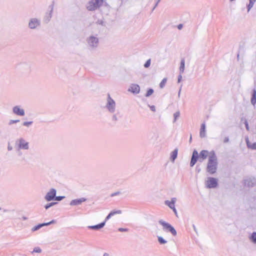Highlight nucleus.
<instances>
[{
    "instance_id": "f257e3e1",
    "label": "nucleus",
    "mask_w": 256,
    "mask_h": 256,
    "mask_svg": "<svg viewBox=\"0 0 256 256\" xmlns=\"http://www.w3.org/2000/svg\"><path fill=\"white\" fill-rule=\"evenodd\" d=\"M218 158L214 150L210 151L208 158L206 166V172L210 174H213L216 172L218 168Z\"/></svg>"
},
{
    "instance_id": "f03ea898",
    "label": "nucleus",
    "mask_w": 256,
    "mask_h": 256,
    "mask_svg": "<svg viewBox=\"0 0 256 256\" xmlns=\"http://www.w3.org/2000/svg\"><path fill=\"white\" fill-rule=\"evenodd\" d=\"M210 152L207 150H202L198 154V152L196 150H194L191 158L190 166H193L198 160L200 162H202L208 156L209 157Z\"/></svg>"
},
{
    "instance_id": "7ed1b4c3",
    "label": "nucleus",
    "mask_w": 256,
    "mask_h": 256,
    "mask_svg": "<svg viewBox=\"0 0 256 256\" xmlns=\"http://www.w3.org/2000/svg\"><path fill=\"white\" fill-rule=\"evenodd\" d=\"M105 108L110 113L114 114L116 112V103L110 94H108Z\"/></svg>"
},
{
    "instance_id": "20e7f679",
    "label": "nucleus",
    "mask_w": 256,
    "mask_h": 256,
    "mask_svg": "<svg viewBox=\"0 0 256 256\" xmlns=\"http://www.w3.org/2000/svg\"><path fill=\"white\" fill-rule=\"evenodd\" d=\"M104 0H90L86 4V8L89 11H94L102 4Z\"/></svg>"
},
{
    "instance_id": "39448f33",
    "label": "nucleus",
    "mask_w": 256,
    "mask_h": 256,
    "mask_svg": "<svg viewBox=\"0 0 256 256\" xmlns=\"http://www.w3.org/2000/svg\"><path fill=\"white\" fill-rule=\"evenodd\" d=\"M158 223L162 226L163 230L166 232H170L172 236H176L177 234L176 230L169 223L160 220L158 221Z\"/></svg>"
},
{
    "instance_id": "423d86ee",
    "label": "nucleus",
    "mask_w": 256,
    "mask_h": 256,
    "mask_svg": "<svg viewBox=\"0 0 256 256\" xmlns=\"http://www.w3.org/2000/svg\"><path fill=\"white\" fill-rule=\"evenodd\" d=\"M88 48L90 50L96 48L99 44V40L96 36H90L86 39Z\"/></svg>"
},
{
    "instance_id": "0eeeda50",
    "label": "nucleus",
    "mask_w": 256,
    "mask_h": 256,
    "mask_svg": "<svg viewBox=\"0 0 256 256\" xmlns=\"http://www.w3.org/2000/svg\"><path fill=\"white\" fill-rule=\"evenodd\" d=\"M16 144L18 150H28L29 149V143L23 138L18 139Z\"/></svg>"
},
{
    "instance_id": "6e6552de",
    "label": "nucleus",
    "mask_w": 256,
    "mask_h": 256,
    "mask_svg": "<svg viewBox=\"0 0 256 256\" xmlns=\"http://www.w3.org/2000/svg\"><path fill=\"white\" fill-rule=\"evenodd\" d=\"M218 180L214 178L209 177L206 182V186L209 188H215L218 186Z\"/></svg>"
},
{
    "instance_id": "1a4fd4ad",
    "label": "nucleus",
    "mask_w": 256,
    "mask_h": 256,
    "mask_svg": "<svg viewBox=\"0 0 256 256\" xmlns=\"http://www.w3.org/2000/svg\"><path fill=\"white\" fill-rule=\"evenodd\" d=\"M54 2H52V3L49 6H48V10L49 12H46V14L44 18V22L46 23H48L52 17V14L54 10Z\"/></svg>"
},
{
    "instance_id": "9d476101",
    "label": "nucleus",
    "mask_w": 256,
    "mask_h": 256,
    "mask_svg": "<svg viewBox=\"0 0 256 256\" xmlns=\"http://www.w3.org/2000/svg\"><path fill=\"white\" fill-rule=\"evenodd\" d=\"M56 190L54 188H51L44 196V199L47 202L54 200L56 196Z\"/></svg>"
},
{
    "instance_id": "9b49d317",
    "label": "nucleus",
    "mask_w": 256,
    "mask_h": 256,
    "mask_svg": "<svg viewBox=\"0 0 256 256\" xmlns=\"http://www.w3.org/2000/svg\"><path fill=\"white\" fill-rule=\"evenodd\" d=\"M40 25V20L37 18H32L28 22V28L30 29H35Z\"/></svg>"
},
{
    "instance_id": "f8f14e48",
    "label": "nucleus",
    "mask_w": 256,
    "mask_h": 256,
    "mask_svg": "<svg viewBox=\"0 0 256 256\" xmlns=\"http://www.w3.org/2000/svg\"><path fill=\"white\" fill-rule=\"evenodd\" d=\"M12 112L14 114L19 116H24L25 114L24 110L20 106H14L12 108Z\"/></svg>"
},
{
    "instance_id": "ddd939ff",
    "label": "nucleus",
    "mask_w": 256,
    "mask_h": 256,
    "mask_svg": "<svg viewBox=\"0 0 256 256\" xmlns=\"http://www.w3.org/2000/svg\"><path fill=\"white\" fill-rule=\"evenodd\" d=\"M244 186L252 187L256 185V179L254 178H250L244 180Z\"/></svg>"
},
{
    "instance_id": "4468645a",
    "label": "nucleus",
    "mask_w": 256,
    "mask_h": 256,
    "mask_svg": "<svg viewBox=\"0 0 256 256\" xmlns=\"http://www.w3.org/2000/svg\"><path fill=\"white\" fill-rule=\"evenodd\" d=\"M55 222H56L55 220H51L50 222H46V223H42V224H38V225L34 226L32 228V232H35L36 230H39L40 228H42V227H43L44 226H49V225H50L51 224H54Z\"/></svg>"
},
{
    "instance_id": "2eb2a0df",
    "label": "nucleus",
    "mask_w": 256,
    "mask_h": 256,
    "mask_svg": "<svg viewBox=\"0 0 256 256\" xmlns=\"http://www.w3.org/2000/svg\"><path fill=\"white\" fill-rule=\"evenodd\" d=\"M128 90L133 94H138L140 92V87L137 84H132Z\"/></svg>"
},
{
    "instance_id": "dca6fc26",
    "label": "nucleus",
    "mask_w": 256,
    "mask_h": 256,
    "mask_svg": "<svg viewBox=\"0 0 256 256\" xmlns=\"http://www.w3.org/2000/svg\"><path fill=\"white\" fill-rule=\"evenodd\" d=\"M86 200V199L84 198H81L78 199H75L72 200L70 204V206H78L81 204L83 202H84Z\"/></svg>"
},
{
    "instance_id": "f3484780",
    "label": "nucleus",
    "mask_w": 256,
    "mask_h": 256,
    "mask_svg": "<svg viewBox=\"0 0 256 256\" xmlns=\"http://www.w3.org/2000/svg\"><path fill=\"white\" fill-rule=\"evenodd\" d=\"M176 201V198H172L171 199V200H166L164 202V204L168 206L170 208H174L175 206V203Z\"/></svg>"
},
{
    "instance_id": "a211bd4d",
    "label": "nucleus",
    "mask_w": 256,
    "mask_h": 256,
    "mask_svg": "<svg viewBox=\"0 0 256 256\" xmlns=\"http://www.w3.org/2000/svg\"><path fill=\"white\" fill-rule=\"evenodd\" d=\"M105 226V222H102L94 226H90L88 228L89 229L98 230L102 228Z\"/></svg>"
},
{
    "instance_id": "6ab92c4d",
    "label": "nucleus",
    "mask_w": 256,
    "mask_h": 256,
    "mask_svg": "<svg viewBox=\"0 0 256 256\" xmlns=\"http://www.w3.org/2000/svg\"><path fill=\"white\" fill-rule=\"evenodd\" d=\"M200 136V138H204L206 136V124L204 123L202 124Z\"/></svg>"
},
{
    "instance_id": "aec40b11",
    "label": "nucleus",
    "mask_w": 256,
    "mask_h": 256,
    "mask_svg": "<svg viewBox=\"0 0 256 256\" xmlns=\"http://www.w3.org/2000/svg\"><path fill=\"white\" fill-rule=\"evenodd\" d=\"M178 150L177 148L174 149L170 155V160L174 162L178 156Z\"/></svg>"
},
{
    "instance_id": "412c9836",
    "label": "nucleus",
    "mask_w": 256,
    "mask_h": 256,
    "mask_svg": "<svg viewBox=\"0 0 256 256\" xmlns=\"http://www.w3.org/2000/svg\"><path fill=\"white\" fill-rule=\"evenodd\" d=\"M251 104L254 106L256 104V90L254 88L252 90V96L250 100Z\"/></svg>"
},
{
    "instance_id": "4be33fe9",
    "label": "nucleus",
    "mask_w": 256,
    "mask_h": 256,
    "mask_svg": "<svg viewBox=\"0 0 256 256\" xmlns=\"http://www.w3.org/2000/svg\"><path fill=\"white\" fill-rule=\"evenodd\" d=\"M246 142L247 146L252 150H256V142L251 144L248 138H246Z\"/></svg>"
},
{
    "instance_id": "5701e85b",
    "label": "nucleus",
    "mask_w": 256,
    "mask_h": 256,
    "mask_svg": "<svg viewBox=\"0 0 256 256\" xmlns=\"http://www.w3.org/2000/svg\"><path fill=\"white\" fill-rule=\"evenodd\" d=\"M185 66V60L184 58H182L180 61V72L182 74L184 72Z\"/></svg>"
},
{
    "instance_id": "b1692460",
    "label": "nucleus",
    "mask_w": 256,
    "mask_h": 256,
    "mask_svg": "<svg viewBox=\"0 0 256 256\" xmlns=\"http://www.w3.org/2000/svg\"><path fill=\"white\" fill-rule=\"evenodd\" d=\"M250 238L253 243L256 244V232H252Z\"/></svg>"
},
{
    "instance_id": "393cba45",
    "label": "nucleus",
    "mask_w": 256,
    "mask_h": 256,
    "mask_svg": "<svg viewBox=\"0 0 256 256\" xmlns=\"http://www.w3.org/2000/svg\"><path fill=\"white\" fill-rule=\"evenodd\" d=\"M249 4L248 6V11L249 12L250 10L252 8L256 0H249Z\"/></svg>"
},
{
    "instance_id": "a878e982",
    "label": "nucleus",
    "mask_w": 256,
    "mask_h": 256,
    "mask_svg": "<svg viewBox=\"0 0 256 256\" xmlns=\"http://www.w3.org/2000/svg\"><path fill=\"white\" fill-rule=\"evenodd\" d=\"M180 112L179 111L176 112L174 114V120L173 122H175L177 119L180 117Z\"/></svg>"
},
{
    "instance_id": "bb28decb",
    "label": "nucleus",
    "mask_w": 256,
    "mask_h": 256,
    "mask_svg": "<svg viewBox=\"0 0 256 256\" xmlns=\"http://www.w3.org/2000/svg\"><path fill=\"white\" fill-rule=\"evenodd\" d=\"M166 81H167V78H164L162 80V82L160 84V87L161 88H162L165 86V84H166Z\"/></svg>"
},
{
    "instance_id": "cd10ccee",
    "label": "nucleus",
    "mask_w": 256,
    "mask_h": 256,
    "mask_svg": "<svg viewBox=\"0 0 256 256\" xmlns=\"http://www.w3.org/2000/svg\"><path fill=\"white\" fill-rule=\"evenodd\" d=\"M57 204L56 202H52L50 203H48V204H47L46 205H45L44 206V208L46 209V210H48V209L50 208L51 206L56 204Z\"/></svg>"
},
{
    "instance_id": "c85d7f7f",
    "label": "nucleus",
    "mask_w": 256,
    "mask_h": 256,
    "mask_svg": "<svg viewBox=\"0 0 256 256\" xmlns=\"http://www.w3.org/2000/svg\"><path fill=\"white\" fill-rule=\"evenodd\" d=\"M158 242L160 244H165L167 242V241L163 238L162 236H158Z\"/></svg>"
},
{
    "instance_id": "c756f323",
    "label": "nucleus",
    "mask_w": 256,
    "mask_h": 256,
    "mask_svg": "<svg viewBox=\"0 0 256 256\" xmlns=\"http://www.w3.org/2000/svg\"><path fill=\"white\" fill-rule=\"evenodd\" d=\"M110 213L112 214V216H113L116 214H121L122 213V211L121 210H116L111 211Z\"/></svg>"
},
{
    "instance_id": "7c9ffc66",
    "label": "nucleus",
    "mask_w": 256,
    "mask_h": 256,
    "mask_svg": "<svg viewBox=\"0 0 256 256\" xmlns=\"http://www.w3.org/2000/svg\"><path fill=\"white\" fill-rule=\"evenodd\" d=\"M154 92V90L152 88H150L148 90L145 96L146 97H148L150 95H152Z\"/></svg>"
},
{
    "instance_id": "2f4dec72",
    "label": "nucleus",
    "mask_w": 256,
    "mask_h": 256,
    "mask_svg": "<svg viewBox=\"0 0 256 256\" xmlns=\"http://www.w3.org/2000/svg\"><path fill=\"white\" fill-rule=\"evenodd\" d=\"M32 123H33V122L32 121L24 122L22 123V126H26V127H29L32 124Z\"/></svg>"
},
{
    "instance_id": "473e14b6",
    "label": "nucleus",
    "mask_w": 256,
    "mask_h": 256,
    "mask_svg": "<svg viewBox=\"0 0 256 256\" xmlns=\"http://www.w3.org/2000/svg\"><path fill=\"white\" fill-rule=\"evenodd\" d=\"M150 63H151L150 59H148V60H147V61L146 62V63L144 64V68H148L150 66Z\"/></svg>"
},
{
    "instance_id": "72a5a7b5",
    "label": "nucleus",
    "mask_w": 256,
    "mask_h": 256,
    "mask_svg": "<svg viewBox=\"0 0 256 256\" xmlns=\"http://www.w3.org/2000/svg\"><path fill=\"white\" fill-rule=\"evenodd\" d=\"M42 252V250L39 247H36L34 248L33 251L32 252H36V253H40Z\"/></svg>"
},
{
    "instance_id": "f704fd0d",
    "label": "nucleus",
    "mask_w": 256,
    "mask_h": 256,
    "mask_svg": "<svg viewBox=\"0 0 256 256\" xmlns=\"http://www.w3.org/2000/svg\"><path fill=\"white\" fill-rule=\"evenodd\" d=\"M20 122V120H11L9 121L8 122V124L9 125H12L14 124H16V123H18Z\"/></svg>"
},
{
    "instance_id": "c9c22d12",
    "label": "nucleus",
    "mask_w": 256,
    "mask_h": 256,
    "mask_svg": "<svg viewBox=\"0 0 256 256\" xmlns=\"http://www.w3.org/2000/svg\"><path fill=\"white\" fill-rule=\"evenodd\" d=\"M65 197L64 196H56L54 200H57V201H60V200H62Z\"/></svg>"
},
{
    "instance_id": "e433bc0d",
    "label": "nucleus",
    "mask_w": 256,
    "mask_h": 256,
    "mask_svg": "<svg viewBox=\"0 0 256 256\" xmlns=\"http://www.w3.org/2000/svg\"><path fill=\"white\" fill-rule=\"evenodd\" d=\"M112 216V214H110V213L106 216L104 220V222H105V223L106 222L107 220H108Z\"/></svg>"
},
{
    "instance_id": "4c0bfd02",
    "label": "nucleus",
    "mask_w": 256,
    "mask_h": 256,
    "mask_svg": "<svg viewBox=\"0 0 256 256\" xmlns=\"http://www.w3.org/2000/svg\"><path fill=\"white\" fill-rule=\"evenodd\" d=\"M128 228H119L118 229V230L119 232H128Z\"/></svg>"
},
{
    "instance_id": "58836bf2",
    "label": "nucleus",
    "mask_w": 256,
    "mask_h": 256,
    "mask_svg": "<svg viewBox=\"0 0 256 256\" xmlns=\"http://www.w3.org/2000/svg\"><path fill=\"white\" fill-rule=\"evenodd\" d=\"M182 74H180L178 75V83H180L182 80Z\"/></svg>"
},
{
    "instance_id": "ea45409f",
    "label": "nucleus",
    "mask_w": 256,
    "mask_h": 256,
    "mask_svg": "<svg viewBox=\"0 0 256 256\" xmlns=\"http://www.w3.org/2000/svg\"><path fill=\"white\" fill-rule=\"evenodd\" d=\"M120 194V192H115L112 193V194H110V196H112V197H114V196H117V195H118Z\"/></svg>"
},
{
    "instance_id": "a19ab883",
    "label": "nucleus",
    "mask_w": 256,
    "mask_h": 256,
    "mask_svg": "<svg viewBox=\"0 0 256 256\" xmlns=\"http://www.w3.org/2000/svg\"><path fill=\"white\" fill-rule=\"evenodd\" d=\"M150 106V109L152 111L156 112V108H155L154 106Z\"/></svg>"
},
{
    "instance_id": "79ce46f5",
    "label": "nucleus",
    "mask_w": 256,
    "mask_h": 256,
    "mask_svg": "<svg viewBox=\"0 0 256 256\" xmlns=\"http://www.w3.org/2000/svg\"><path fill=\"white\" fill-rule=\"evenodd\" d=\"M244 124H245V126H246V129L248 130H249V126H248V122L246 120H245Z\"/></svg>"
},
{
    "instance_id": "37998d69",
    "label": "nucleus",
    "mask_w": 256,
    "mask_h": 256,
    "mask_svg": "<svg viewBox=\"0 0 256 256\" xmlns=\"http://www.w3.org/2000/svg\"><path fill=\"white\" fill-rule=\"evenodd\" d=\"M229 142V138L228 136H226L224 138V143H227Z\"/></svg>"
},
{
    "instance_id": "c03bdc74",
    "label": "nucleus",
    "mask_w": 256,
    "mask_h": 256,
    "mask_svg": "<svg viewBox=\"0 0 256 256\" xmlns=\"http://www.w3.org/2000/svg\"><path fill=\"white\" fill-rule=\"evenodd\" d=\"M172 210H173V212H174V213L176 214V216H177V214H178L177 210H176L175 206L174 207V208H172Z\"/></svg>"
},
{
    "instance_id": "a18cd8bd",
    "label": "nucleus",
    "mask_w": 256,
    "mask_h": 256,
    "mask_svg": "<svg viewBox=\"0 0 256 256\" xmlns=\"http://www.w3.org/2000/svg\"><path fill=\"white\" fill-rule=\"evenodd\" d=\"M112 119L113 120L116 121L118 120L116 116V114L113 115Z\"/></svg>"
},
{
    "instance_id": "49530a36",
    "label": "nucleus",
    "mask_w": 256,
    "mask_h": 256,
    "mask_svg": "<svg viewBox=\"0 0 256 256\" xmlns=\"http://www.w3.org/2000/svg\"><path fill=\"white\" fill-rule=\"evenodd\" d=\"M182 84H181L180 86V90H179V91H178V97L180 96V92H181V90H182Z\"/></svg>"
},
{
    "instance_id": "de8ad7c7",
    "label": "nucleus",
    "mask_w": 256,
    "mask_h": 256,
    "mask_svg": "<svg viewBox=\"0 0 256 256\" xmlns=\"http://www.w3.org/2000/svg\"><path fill=\"white\" fill-rule=\"evenodd\" d=\"M158 2H156V4H154V7L153 8L152 10L153 11L155 8H156L158 6Z\"/></svg>"
},
{
    "instance_id": "09e8293b",
    "label": "nucleus",
    "mask_w": 256,
    "mask_h": 256,
    "mask_svg": "<svg viewBox=\"0 0 256 256\" xmlns=\"http://www.w3.org/2000/svg\"><path fill=\"white\" fill-rule=\"evenodd\" d=\"M182 27V24H180L178 26V28L179 30H180Z\"/></svg>"
},
{
    "instance_id": "8fccbe9b",
    "label": "nucleus",
    "mask_w": 256,
    "mask_h": 256,
    "mask_svg": "<svg viewBox=\"0 0 256 256\" xmlns=\"http://www.w3.org/2000/svg\"><path fill=\"white\" fill-rule=\"evenodd\" d=\"M22 219L24 220H26L28 219V218L26 217V216H23L22 218Z\"/></svg>"
},
{
    "instance_id": "3c124183",
    "label": "nucleus",
    "mask_w": 256,
    "mask_h": 256,
    "mask_svg": "<svg viewBox=\"0 0 256 256\" xmlns=\"http://www.w3.org/2000/svg\"><path fill=\"white\" fill-rule=\"evenodd\" d=\"M103 256H110L108 253L105 252Z\"/></svg>"
},
{
    "instance_id": "603ef678",
    "label": "nucleus",
    "mask_w": 256,
    "mask_h": 256,
    "mask_svg": "<svg viewBox=\"0 0 256 256\" xmlns=\"http://www.w3.org/2000/svg\"><path fill=\"white\" fill-rule=\"evenodd\" d=\"M8 150H12V147L10 146H8Z\"/></svg>"
},
{
    "instance_id": "864d4df0",
    "label": "nucleus",
    "mask_w": 256,
    "mask_h": 256,
    "mask_svg": "<svg viewBox=\"0 0 256 256\" xmlns=\"http://www.w3.org/2000/svg\"><path fill=\"white\" fill-rule=\"evenodd\" d=\"M193 228H194V230H196V228L194 225H193Z\"/></svg>"
},
{
    "instance_id": "5fc2aeb1",
    "label": "nucleus",
    "mask_w": 256,
    "mask_h": 256,
    "mask_svg": "<svg viewBox=\"0 0 256 256\" xmlns=\"http://www.w3.org/2000/svg\"><path fill=\"white\" fill-rule=\"evenodd\" d=\"M156 2H160L161 0H155Z\"/></svg>"
},
{
    "instance_id": "6e6d98bb",
    "label": "nucleus",
    "mask_w": 256,
    "mask_h": 256,
    "mask_svg": "<svg viewBox=\"0 0 256 256\" xmlns=\"http://www.w3.org/2000/svg\"><path fill=\"white\" fill-rule=\"evenodd\" d=\"M239 56H240L239 54H238V55H237V58H238H238H239Z\"/></svg>"
},
{
    "instance_id": "4d7b16f0",
    "label": "nucleus",
    "mask_w": 256,
    "mask_h": 256,
    "mask_svg": "<svg viewBox=\"0 0 256 256\" xmlns=\"http://www.w3.org/2000/svg\"><path fill=\"white\" fill-rule=\"evenodd\" d=\"M190 140H192V137L190 138Z\"/></svg>"
},
{
    "instance_id": "13d9d810",
    "label": "nucleus",
    "mask_w": 256,
    "mask_h": 256,
    "mask_svg": "<svg viewBox=\"0 0 256 256\" xmlns=\"http://www.w3.org/2000/svg\"><path fill=\"white\" fill-rule=\"evenodd\" d=\"M1 210V208L0 207V210Z\"/></svg>"
}]
</instances>
